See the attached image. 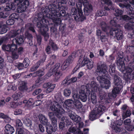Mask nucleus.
I'll list each match as a JSON object with an SVG mask.
<instances>
[{
	"mask_svg": "<svg viewBox=\"0 0 134 134\" xmlns=\"http://www.w3.org/2000/svg\"><path fill=\"white\" fill-rule=\"evenodd\" d=\"M132 43L133 46H128L127 50L132 53L134 52V40L132 41ZM131 59L133 60L132 62H130L128 65V66L126 68H125L124 62L122 61L123 56H119L117 59V64L118 65L119 70L123 73L124 79L126 81L130 82L132 80L134 77L133 74L134 70V53Z\"/></svg>",
	"mask_w": 134,
	"mask_h": 134,
	"instance_id": "f257e3e1",
	"label": "nucleus"
},
{
	"mask_svg": "<svg viewBox=\"0 0 134 134\" xmlns=\"http://www.w3.org/2000/svg\"><path fill=\"white\" fill-rule=\"evenodd\" d=\"M11 107L13 108H15L18 106V102H12L10 104Z\"/></svg>",
	"mask_w": 134,
	"mask_h": 134,
	"instance_id": "680f3d73",
	"label": "nucleus"
},
{
	"mask_svg": "<svg viewBox=\"0 0 134 134\" xmlns=\"http://www.w3.org/2000/svg\"><path fill=\"white\" fill-rule=\"evenodd\" d=\"M76 56L75 53H73L71 55H70L66 62H64L62 66V69L63 70L65 69L70 64L72 63L74 58L76 57Z\"/></svg>",
	"mask_w": 134,
	"mask_h": 134,
	"instance_id": "a211bd4d",
	"label": "nucleus"
},
{
	"mask_svg": "<svg viewBox=\"0 0 134 134\" xmlns=\"http://www.w3.org/2000/svg\"><path fill=\"white\" fill-rule=\"evenodd\" d=\"M23 121L24 123L27 127H29L31 129H33L32 127V122L30 120L27 118L25 119H23Z\"/></svg>",
	"mask_w": 134,
	"mask_h": 134,
	"instance_id": "f704fd0d",
	"label": "nucleus"
},
{
	"mask_svg": "<svg viewBox=\"0 0 134 134\" xmlns=\"http://www.w3.org/2000/svg\"><path fill=\"white\" fill-rule=\"evenodd\" d=\"M98 85L94 81H92L90 83L87 85V87H89L91 89V98L92 103L94 104H96L97 102V97L96 92L99 91V97L101 100H102L105 98L106 94L104 92L100 91V88L98 87Z\"/></svg>",
	"mask_w": 134,
	"mask_h": 134,
	"instance_id": "20e7f679",
	"label": "nucleus"
},
{
	"mask_svg": "<svg viewBox=\"0 0 134 134\" xmlns=\"http://www.w3.org/2000/svg\"><path fill=\"white\" fill-rule=\"evenodd\" d=\"M54 73H55L53 70V69H51L48 71L46 75L44 76V80L48 79Z\"/></svg>",
	"mask_w": 134,
	"mask_h": 134,
	"instance_id": "79ce46f5",
	"label": "nucleus"
},
{
	"mask_svg": "<svg viewBox=\"0 0 134 134\" xmlns=\"http://www.w3.org/2000/svg\"><path fill=\"white\" fill-rule=\"evenodd\" d=\"M82 88L79 92V98L83 102H85L87 99V97H88L90 94V90H88L89 88V87H87V85L86 86H82ZM89 99V98L88 97Z\"/></svg>",
	"mask_w": 134,
	"mask_h": 134,
	"instance_id": "f8f14e48",
	"label": "nucleus"
},
{
	"mask_svg": "<svg viewBox=\"0 0 134 134\" xmlns=\"http://www.w3.org/2000/svg\"><path fill=\"white\" fill-rule=\"evenodd\" d=\"M39 129L41 132H43L44 131V128L43 126L41 124L39 125Z\"/></svg>",
	"mask_w": 134,
	"mask_h": 134,
	"instance_id": "774afa93",
	"label": "nucleus"
},
{
	"mask_svg": "<svg viewBox=\"0 0 134 134\" xmlns=\"http://www.w3.org/2000/svg\"><path fill=\"white\" fill-rule=\"evenodd\" d=\"M41 92V90L40 89H38L36 90L33 93V94L34 95H36L38 94L39 93Z\"/></svg>",
	"mask_w": 134,
	"mask_h": 134,
	"instance_id": "69168bd1",
	"label": "nucleus"
},
{
	"mask_svg": "<svg viewBox=\"0 0 134 134\" xmlns=\"http://www.w3.org/2000/svg\"><path fill=\"white\" fill-rule=\"evenodd\" d=\"M56 100L52 101L49 104L48 106L51 110L54 111L55 114L57 117L61 120L59 124L60 129L63 130L65 127L66 124L67 123L68 120L66 117H62V115L64 113V111L61 107L63 103L60 97H58L57 95L55 97Z\"/></svg>",
	"mask_w": 134,
	"mask_h": 134,
	"instance_id": "f03ea898",
	"label": "nucleus"
},
{
	"mask_svg": "<svg viewBox=\"0 0 134 134\" xmlns=\"http://www.w3.org/2000/svg\"><path fill=\"white\" fill-rule=\"evenodd\" d=\"M109 67V71L110 75L114 77V83L116 86H119L120 89L122 88V80L120 78L116 75V73L114 65L111 64L110 65Z\"/></svg>",
	"mask_w": 134,
	"mask_h": 134,
	"instance_id": "6e6552de",
	"label": "nucleus"
},
{
	"mask_svg": "<svg viewBox=\"0 0 134 134\" xmlns=\"http://www.w3.org/2000/svg\"><path fill=\"white\" fill-rule=\"evenodd\" d=\"M0 118L4 119L5 122L7 123L9 121L10 119L9 118L2 113H0Z\"/></svg>",
	"mask_w": 134,
	"mask_h": 134,
	"instance_id": "49530a36",
	"label": "nucleus"
},
{
	"mask_svg": "<svg viewBox=\"0 0 134 134\" xmlns=\"http://www.w3.org/2000/svg\"><path fill=\"white\" fill-rule=\"evenodd\" d=\"M121 89H120L119 86H117L115 87L112 90V94L109 93L108 97L110 98H115L116 97V94L119 93V91Z\"/></svg>",
	"mask_w": 134,
	"mask_h": 134,
	"instance_id": "bb28decb",
	"label": "nucleus"
},
{
	"mask_svg": "<svg viewBox=\"0 0 134 134\" xmlns=\"http://www.w3.org/2000/svg\"><path fill=\"white\" fill-rule=\"evenodd\" d=\"M82 2L79 1L76 3V6L78 10V14L76 15V16L75 17V19L76 21L82 20L84 19L81 9Z\"/></svg>",
	"mask_w": 134,
	"mask_h": 134,
	"instance_id": "f3484780",
	"label": "nucleus"
},
{
	"mask_svg": "<svg viewBox=\"0 0 134 134\" xmlns=\"http://www.w3.org/2000/svg\"><path fill=\"white\" fill-rule=\"evenodd\" d=\"M23 96V95L20 92L15 93L12 96V97L14 100H16L20 98Z\"/></svg>",
	"mask_w": 134,
	"mask_h": 134,
	"instance_id": "58836bf2",
	"label": "nucleus"
},
{
	"mask_svg": "<svg viewBox=\"0 0 134 134\" xmlns=\"http://www.w3.org/2000/svg\"><path fill=\"white\" fill-rule=\"evenodd\" d=\"M115 13L114 15L116 16L122 17L123 19L124 20H130L133 18V17H130V16L126 15L122 16V14L123 13V12L121 10L116 9L115 10Z\"/></svg>",
	"mask_w": 134,
	"mask_h": 134,
	"instance_id": "4be33fe9",
	"label": "nucleus"
},
{
	"mask_svg": "<svg viewBox=\"0 0 134 134\" xmlns=\"http://www.w3.org/2000/svg\"><path fill=\"white\" fill-rule=\"evenodd\" d=\"M48 24V20L43 19L41 21L38 22L37 26L39 28V31L44 36L45 40L47 41L49 38V35L47 31L48 30L47 26Z\"/></svg>",
	"mask_w": 134,
	"mask_h": 134,
	"instance_id": "0eeeda50",
	"label": "nucleus"
},
{
	"mask_svg": "<svg viewBox=\"0 0 134 134\" xmlns=\"http://www.w3.org/2000/svg\"><path fill=\"white\" fill-rule=\"evenodd\" d=\"M73 103V101L71 99H68L66 100L64 102V104H63V106L64 107H65L66 108L68 109V107H71Z\"/></svg>",
	"mask_w": 134,
	"mask_h": 134,
	"instance_id": "e433bc0d",
	"label": "nucleus"
},
{
	"mask_svg": "<svg viewBox=\"0 0 134 134\" xmlns=\"http://www.w3.org/2000/svg\"><path fill=\"white\" fill-rule=\"evenodd\" d=\"M21 32V31L20 30H18L17 31L12 30L11 31L10 34V35L11 37H14L17 36L16 38L13 40V43L20 44L23 42V41L22 36L21 35H19V34Z\"/></svg>",
	"mask_w": 134,
	"mask_h": 134,
	"instance_id": "9b49d317",
	"label": "nucleus"
},
{
	"mask_svg": "<svg viewBox=\"0 0 134 134\" xmlns=\"http://www.w3.org/2000/svg\"><path fill=\"white\" fill-rule=\"evenodd\" d=\"M80 60V59L79 60L80 62L79 63L80 64V66H83L86 64L87 68L88 69H91L93 68V62L92 60H90L88 58H85L81 62Z\"/></svg>",
	"mask_w": 134,
	"mask_h": 134,
	"instance_id": "6ab92c4d",
	"label": "nucleus"
},
{
	"mask_svg": "<svg viewBox=\"0 0 134 134\" xmlns=\"http://www.w3.org/2000/svg\"><path fill=\"white\" fill-rule=\"evenodd\" d=\"M131 22L126 24L124 26L125 28L128 30L131 29Z\"/></svg>",
	"mask_w": 134,
	"mask_h": 134,
	"instance_id": "0e129e2a",
	"label": "nucleus"
},
{
	"mask_svg": "<svg viewBox=\"0 0 134 134\" xmlns=\"http://www.w3.org/2000/svg\"><path fill=\"white\" fill-rule=\"evenodd\" d=\"M73 97L74 99V104L75 107L78 109H80L81 108L82 105L79 100V95L76 93L73 94Z\"/></svg>",
	"mask_w": 134,
	"mask_h": 134,
	"instance_id": "412c9836",
	"label": "nucleus"
},
{
	"mask_svg": "<svg viewBox=\"0 0 134 134\" xmlns=\"http://www.w3.org/2000/svg\"><path fill=\"white\" fill-rule=\"evenodd\" d=\"M126 129L129 131H134V126L132 125H129L126 126H125Z\"/></svg>",
	"mask_w": 134,
	"mask_h": 134,
	"instance_id": "5fc2aeb1",
	"label": "nucleus"
},
{
	"mask_svg": "<svg viewBox=\"0 0 134 134\" xmlns=\"http://www.w3.org/2000/svg\"><path fill=\"white\" fill-rule=\"evenodd\" d=\"M43 69L42 70H40L33 74H30L27 76H32V77H35L36 76H41L44 74V72L43 71Z\"/></svg>",
	"mask_w": 134,
	"mask_h": 134,
	"instance_id": "2f4dec72",
	"label": "nucleus"
},
{
	"mask_svg": "<svg viewBox=\"0 0 134 134\" xmlns=\"http://www.w3.org/2000/svg\"><path fill=\"white\" fill-rule=\"evenodd\" d=\"M0 34H3L5 33L7 31L6 26L3 24V22H0Z\"/></svg>",
	"mask_w": 134,
	"mask_h": 134,
	"instance_id": "72a5a7b5",
	"label": "nucleus"
},
{
	"mask_svg": "<svg viewBox=\"0 0 134 134\" xmlns=\"http://www.w3.org/2000/svg\"><path fill=\"white\" fill-rule=\"evenodd\" d=\"M38 118L41 123L44 125H46V126L47 125L48 123H49L48 122L47 119L44 115L40 114L38 116Z\"/></svg>",
	"mask_w": 134,
	"mask_h": 134,
	"instance_id": "c756f323",
	"label": "nucleus"
},
{
	"mask_svg": "<svg viewBox=\"0 0 134 134\" xmlns=\"http://www.w3.org/2000/svg\"><path fill=\"white\" fill-rule=\"evenodd\" d=\"M16 6L13 3H12L10 1H9L8 3H7L6 7L4 9L3 7H2L0 8V11L1 10H4L5 11H9L11 10H14L16 8ZM5 12H0V18H4L7 17V15H5L4 14Z\"/></svg>",
	"mask_w": 134,
	"mask_h": 134,
	"instance_id": "ddd939ff",
	"label": "nucleus"
},
{
	"mask_svg": "<svg viewBox=\"0 0 134 134\" xmlns=\"http://www.w3.org/2000/svg\"><path fill=\"white\" fill-rule=\"evenodd\" d=\"M101 27L103 31L105 32L107 35L109 34V32L111 35H113L114 33L118 40L121 39L122 37V32L120 30H115L112 28L111 29L107 27V25L104 22H102L101 23Z\"/></svg>",
	"mask_w": 134,
	"mask_h": 134,
	"instance_id": "423d86ee",
	"label": "nucleus"
},
{
	"mask_svg": "<svg viewBox=\"0 0 134 134\" xmlns=\"http://www.w3.org/2000/svg\"><path fill=\"white\" fill-rule=\"evenodd\" d=\"M94 109L98 113H99V114L100 116L104 112L106 108L103 105L100 104Z\"/></svg>",
	"mask_w": 134,
	"mask_h": 134,
	"instance_id": "c85d7f7f",
	"label": "nucleus"
},
{
	"mask_svg": "<svg viewBox=\"0 0 134 134\" xmlns=\"http://www.w3.org/2000/svg\"><path fill=\"white\" fill-rule=\"evenodd\" d=\"M15 43L9 44L7 46L3 45L2 46V49L7 51H10L12 53V58L11 60L13 59H17L18 58L19 55L21 54L23 52V48L20 47L18 49Z\"/></svg>",
	"mask_w": 134,
	"mask_h": 134,
	"instance_id": "39448f33",
	"label": "nucleus"
},
{
	"mask_svg": "<svg viewBox=\"0 0 134 134\" xmlns=\"http://www.w3.org/2000/svg\"><path fill=\"white\" fill-rule=\"evenodd\" d=\"M16 124L17 127H21L22 126L23 124L19 119H17L16 120Z\"/></svg>",
	"mask_w": 134,
	"mask_h": 134,
	"instance_id": "13d9d810",
	"label": "nucleus"
},
{
	"mask_svg": "<svg viewBox=\"0 0 134 134\" xmlns=\"http://www.w3.org/2000/svg\"><path fill=\"white\" fill-rule=\"evenodd\" d=\"M70 83L71 81L70 78L68 77H66L62 82L61 85L64 86H66Z\"/></svg>",
	"mask_w": 134,
	"mask_h": 134,
	"instance_id": "ea45409f",
	"label": "nucleus"
},
{
	"mask_svg": "<svg viewBox=\"0 0 134 134\" xmlns=\"http://www.w3.org/2000/svg\"><path fill=\"white\" fill-rule=\"evenodd\" d=\"M5 134H12L15 131L14 127L10 125H6L4 128Z\"/></svg>",
	"mask_w": 134,
	"mask_h": 134,
	"instance_id": "a878e982",
	"label": "nucleus"
},
{
	"mask_svg": "<svg viewBox=\"0 0 134 134\" xmlns=\"http://www.w3.org/2000/svg\"><path fill=\"white\" fill-rule=\"evenodd\" d=\"M83 5L84 7V12L86 13V14L87 15H88L92 10V6L86 0L84 1L83 2Z\"/></svg>",
	"mask_w": 134,
	"mask_h": 134,
	"instance_id": "5701e85b",
	"label": "nucleus"
},
{
	"mask_svg": "<svg viewBox=\"0 0 134 134\" xmlns=\"http://www.w3.org/2000/svg\"><path fill=\"white\" fill-rule=\"evenodd\" d=\"M26 83L24 82H22L21 83L20 86L19 87V89L21 91H23L26 89Z\"/></svg>",
	"mask_w": 134,
	"mask_h": 134,
	"instance_id": "8fccbe9b",
	"label": "nucleus"
},
{
	"mask_svg": "<svg viewBox=\"0 0 134 134\" xmlns=\"http://www.w3.org/2000/svg\"><path fill=\"white\" fill-rule=\"evenodd\" d=\"M106 15V12L105 10L103 11L100 10L98 11L96 14V15L98 16H101L103 15Z\"/></svg>",
	"mask_w": 134,
	"mask_h": 134,
	"instance_id": "a18cd8bd",
	"label": "nucleus"
},
{
	"mask_svg": "<svg viewBox=\"0 0 134 134\" xmlns=\"http://www.w3.org/2000/svg\"><path fill=\"white\" fill-rule=\"evenodd\" d=\"M10 18H12L15 21L16 20H18L19 19V15L18 14L13 13L11 15Z\"/></svg>",
	"mask_w": 134,
	"mask_h": 134,
	"instance_id": "09e8293b",
	"label": "nucleus"
},
{
	"mask_svg": "<svg viewBox=\"0 0 134 134\" xmlns=\"http://www.w3.org/2000/svg\"><path fill=\"white\" fill-rule=\"evenodd\" d=\"M15 20L12 18H10V19L7 20L6 21V24L9 25H12L14 24Z\"/></svg>",
	"mask_w": 134,
	"mask_h": 134,
	"instance_id": "6e6d98bb",
	"label": "nucleus"
},
{
	"mask_svg": "<svg viewBox=\"0 0 134 134\" xmlns=\"http://www.w3.org/2000/svg\"><path fill=\"white\" fill-rule=\"evenodd\" d=\"M48 115L49 116L50 118L51 119L52 121V120L53 119H55L56 120V119L54 117V114L53 112H49L48 114Z\"/></svg>",
	"mask_w": 134,
	"mask_h": 134,
	"instance_id": "338daca9",
	"label": "nucleus"
},
{
	"mask_svg": "<svg viewBox=\"0 0 134 134\" xmlns=\"http://www.w3.org/2000/svg\"><path fill=\"white\" fill-rule=\"evenodd\" d=\"M52 14L51 16L49 18L53 20V22L56 24H60L61 23V20L60 18H58L60 15L59 14V13L56 11H53L52 12Z\"/></svg>",
	"mask_w": 134,
	"mask_h": 134,
	"instance_id": "aec40b11",
	"label": "nucleus"
},
{
	"mask_svg": "<svg viewBox=\"0 0 134 134\" xmlns=\"http://www.w3.org/2000/svg\"><path fill=\"white\" fill-rule=\"evenodd\" d=\"M96 35L100 37L102 42H104L107 40L106 37L104 35L103 32H102L100 30H98L97 31Z\"/></svg>",
	"mask_w": 134,
	"mask_h": 134,
	"instance_id": "7c9ffc66",
	"label": "nucleus"
},
{
	"mask_svg": "<svg viewBox=\"0 0 134 134\" xmlns=\"http://www.w3.org/2000/svg\"><path fill=\"white\" fill-rule=\"evenodd\" d=\"M71 14L72 15H76V16H75L74 17L75 18L78 14V12H77V10L76 8H73L71 9Z\"/></svg>",
	"mask_w": 134,
	"mask_h": 134,
	"instance_id": "052dcab7",
	"label": "nucleus"
},
{
	"mask_svg": "<svg viewBox=\"0 0 134 134\" xmlns=\"http://www.w3.org/2000/svg\"><path fill=\"white\" fill-rule=\"evenodd\" d=\"M101 3L102 4H106L108 5L109 8L113 9V7H112V3L110 0H101Z\"/></svg>",
	"mask_w": 134,
	"mask_h": 134,
	"instance_id": "4c0bfd02",
	"label": "nucleus"
},
{
	"mask_svg": "<svg viewBox=\"0 0 134 134\" xmlns=\"http://www.w3.org/2000/svg\"><path fill=\"white\" fill-rule=\"evenodd\" d=\"M11 2L14 4L16 6L17 5L18 8L17 9V11L18 13H21L24 11L27 7L29 5V2L26 0H13Z\"/></svg>",
	"mask_w": 134,
	"mask_h": 134,
	"instance_id": "1a4fd4ad",
	"label": "nucleus"
},
{
	"mask_svg": "<svg viewBox=\"0 0 134 134\" xmlns=\"http://www.w3.org/2000/svg\"><path fill=\"white\" fill-rule=\"evenodd\" d=\"M68 115L70 118L76 123H79L80 121L81 118L73 112L71 111H68Z\"/></svg>",
	"mask_w": 134,
	"mask_h": 134,
	"instance_id": "b1692460",
	"label": "nucleus"
},
{
	"mask_svg": "<svg viewBox=\"0 0 134 134\" xmlns=\"http://www.w3.org/2000/svg\"><path fill=\"white\" fill-rule=\"evenodd\" d=\"M107 70L106 65L100 62L98 64L96 70L97 74L99 75L97 79L99 82L101 87L106 89L109 88L110 85V81L107 78Z\"/></svg>",
	"mask_w": 134,
	"mask_h": 134,
	"instance_id": "7ed1b4c3",
	"label": "nucleus"
},
{
	"mask_svg": "<svg viewBox=\"0 0 134 134\" xmlns=\"http://www.w3.org/2000/svg\"><path fill=\"white\" fill-rule=\"evenodd\" d=\"M49 44L51 46L52 48L54 50H55L57 49V47L56 45L53 43V41L51 40L49 41Z\"/></svg>",
	"mask_w": 134,
	"mask_h": 134,
	"instance_id": "864d4df0",
	"label": "nucleus"
},
{
	"mask_svg": "<svg viewBox=\"0 0 134 134\" xmlns=\"http://www.w3.org/2000/svg\"><path fill=\"white\" fill-rule=\"evenodd\" d=\"M52 125L51 126L49 123H48L46 126V131L47 133L52 132H55L57 130V121L56 119H53L52 120Z\"/></svg>",
	"mask_w": 134,
	"mask_h": 134,
	"instance_id": "2eb2a0df",
	"label": "nucleus"
},
{
	"mask_svg": "<svg viewBox=\"0 0 134 134\" xmlns=\"http://www.w3.org/2000/svg\"><path fill=\"white\" fill-rule=\"evenodd\" d=\"M116 2H121L123 1H125L124 4L120 3L119 6L121 8L126 7L130 11L129 14H131L134 11V0H115Z\"/></svg>",
	"mask_w": 134,
	"mask_h": 134,
	"instance_id": "9d476101",
	"label": "nucleus"
},
{
	"mask_svg": "<svg viewBox=\"0 0 134 134\" xmlns=\"http://www.w3.org/2000/svg\"><path fill=\"white\" fill-rule=\"evenodd\" d=\"M29 62V59L27 58H25L23 63L24 67L25 68H27L28 66Z\"/></svg>",
	"mask_w": 134,
	"mask_h": 134,
	"instance_id": "de8ad7c7",
	"label": "nucleus"
},
{
	"mask_svg": "<svg viewBox=\"0 0 134 134\" xmlns=\"http://www.w3.org/2000/svg\"><path fill=\"white\" fill-rule=\"evenodd\" d=\"M46 58V56L45 55H44L43 57V58L41 60L40 62H38L36 64V66H33L30 69V70L31 71H33L35 70H36L39 67L40 65V62H41L42 63L44 62Z\"/></svg>",
	"mask_w": 134,
	"mask_h": 134,
	"instance_id": "c9c22d12",
	"label": "nucleus"
},
{
	"mask_svg": "<svg viewBox=\"0 0 134 134\" xmlns=\"http://www.w3.org/2000/svg\"><path fill=\"white\" fill-rule=\"evenodd\" d=\"M22 110L20 109H16L14 111V114L15 115L20 114H22Z\"/></svg>",
	"mask_w": 134,
	"mask_h": 134,
	"instance_id": "e2e57ef3",
	"label": "nucleus"
},
{
	"mask_svg": "<svg viewBox=\"0 0 134 134\" xmlns=\"http://www.w3.org/2000/svg\"><path fill=\"white\" fill-rule=\"evenodd\" d=\"M118 19L115 17L113 19L111 20L110 21V24L111 25L114 27L118 28L119 27L120 25L118 24Z\"/></svg>",
	"mask_w": 134,
	"mask_h": 134,
	"instance_id": "473e14b6",
	"label": "nucleus"
},
{
	"mask_svg": "<svg viewBox=\"0 0 134 134\" xmlns=\"http://www.w3.org/2000/svg\"><path fill=\"white\" fill-rule=\"evenodd\" d=\"M131 122V120L130 119H127L124 120V124L125 125V126H127L130 124Z\"/></svg>",
	"mask_w": 134,
	"mask_h": 134,
	"instance_id": "4d7b16f0",
	"label": "nucleus"
},
{
	"mask_svg": "<svg viewBox=\"0 0 134 134\" xmlns=\"http://www.w3.org/2000/svg\"><path fill=\"white\" fill-rule=\"evenodd\" d=\"M100 115L94 109L90 113L89 116V119L91 121H93L100 117Z\"/></svg>",
	"mask_w": 134,
	"mask_h": 134,
	"instance_id": "cd10ccee",
	"label": "nucleus"
},
{
	"mask_svg": "<svg viewBox=\"0 0 134 134\" xmlns=\"http://www.w3.org/2000/svg\"><path fill=\"white\" fill-rule=\"evenodd\" d=\"M131 114V112L129 110H127L122 115V118L124 119L127 117L130 116Z\"/></svg>",
	"mask_w": 134,
	"mask_h": 134,
	"instance_id": "c03bdc74",
	"label": "nucleus"
},
{
	"mask_svg": "<svg viewBox=\"0 0 134 134\" xmlns=\"http://www.w3.org/2000/svg\"><path fill=\"white\" fill-rule=\"evenodd\" d=\"M60 65L59 63H58L56 64L54 66V67L53 68H51V69H53V70L55 72L56 71H57V70L59 68L60 66Z\"/></svg>",
	"mask_w": 134,
	"mask_h": 134,
	"instance_id": "bf43d9fd",
	"label": "nucleus"
},
{
	"mask_svg": "<svg viewBox=\"0 0 134 134\" xmlns=\"http://www.w3.org/2000/svg\"><path fill=\"white\" fill-rule=\"evenodd\" d=\"M16 133V134H25L24 130L21 128H18Z\"/></svg>",
	"mask_w": 134,
	"mask_h": 134,
	"instance_id": "603ef678",
	"label": "nucleus"
},
{
	"mask_svg": "<svg viewBox=\"0 0 134 134\" xmlns=\"http://www.w3.org/2000/svg\"><path fill=\"white\" fill-rule=\"evenodd\" d=\"M76 126H72L68 129L69 131L72 133L73 134H78L81 133V130L83 126V123L82 122L79 123H77L76 124Z\"/></svg>",
	"mask_w": 134,
	"mask_h": 134,
	"instance_id": "4468645a",
	"label": "nucleus"
},
{
	"mask_svg": "<svg viewBox=\"0 0 134 134\" xmlns=\"http://www.w3.org/2000/svg\"><path fill=\"white\" fill-rule=\"evenodd\" d=\"M55 86V84H52L51 83L49 82L45 83L43 85L44 88H47L46 91V93H48L53 91Z\"/></svg>",
	"mask_w": 134,
	"mask_h": 134,
	"instance_id": "393cba45",
	"label": "nucleus"
},
{
	"mask_svg": "<svg viewBox=\"0 0 134 134\" xmlns=\"http://www.w3.org/2000/svg\"><path fill=\"white\" fill-rule=\"evenodd\" d=\"M71 91L70 89L68 88H66L63 91V94L65 96L69 97L70 95Z\"/></svg>",
	"mask_w": 134,
	"mask_h": 134,
	"instance_id": "37998d69",
	"label": "nucleus"
},
{
	"mask_svg": "<svg viewBox=\"0 0 134 134\" xmlns=\"http://www.w3.org/2000/svg\"><path fill=\"white\" fill-rule=\"evenodd\" d=\"M42 102L40 100H38L34 102L33 99L32 98L30 99L28 101L25 100L23 102L26 106L29 108L33 106H38Z\"/></svg>",
	"mask_w": 134,
	"mask_h": 134,
	"instance_id": "dca6fc26",
	"label": "nucleus"
},
{
	"mask_svg": "<svg viewBox=\"0 0 134 134\" xmlns=\"http://www.w3.org/2000/svg\"><path fill=\"white\" fill-rule=\"evenodd\" d=\"M3 59L0 57V70L2 71L4 70L5 68L3 64Z\"/></svg>",
	"mask_w": 134,
	"mask_h": 134,
	"instance_id": "3c124183",
	"label": "nucleus"
},
{
	"mask_svg": "<svg viewBox=\"0 0 134 134\" xmlns=\"http://www.w3.org/2000/svg\"><path fill=\"white\" fill-rule=\"evenodd\" d=\"M55 74L54 76L55 81H57L60 78L62 75V73L59 71H57L55 72Z\"/></svg>",
	"mask_w": 134,
	"mask_h": 134,
	"instance_id": "a19ab883",
	"label": "nucleus"
}]
</instances>
